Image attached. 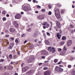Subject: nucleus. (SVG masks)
Instances as JSON below:
<instances>
[{
	"label": "nucleus",
	"mask_w": 75,
	"mask_h": 75,
	"mask_svg": "<svg viewBox=\"0 0 75 75\" xmlns=\"http://www.w3.org/2000/svg\"><path fill=\"white\" fill-rule=\"evenodd\" d=\"M51 14H52V12H51V11H49V13H48V15H50Z\"/></svg>",
	"instance_id": "nucleus-32"
},
{
	"label": "nucleus",
	"mask_w": 75,
	"mask_h": 75,
	"mask_svg": "<svg viewBox=\"0 0 75 75\" xmlns=\"http://www.w3.org/2000/svg\"><path fill=\"white\" fill-rule=\"evenodd\" d=\"M62 61H60V62H58L57 63V64H58V65L59 64H61V63H62Z\"/></svg>",
	"instance_id": "nucleus-49"
},
{
	"label": "nucleus",
	"mask_w": 75,
	"mask_h": 75,
	"mask_svg": "<svg viewBox=\"0 0 75 75\" xmlns=\"http://www.w3.org/2000/svg\"><path fill=\"white\" fill-rule=\"evenodd\" d=\"M9 56L10 59H12V54H10Z\"/></svg>",
	"instance_id": "nucleus-28"
},
{
	"label": "nucleus",
	"mask_w": 75,
	"mask_h": 75,
	"mask_svg": "<svg viewBox=\"0 0 75 75\" xmlns=\"http://www.w3.org/2000/svg\"><path fill=\"white\" fill-rule=\"evenodd\" d=\"M70 27L71 28H74V25H73L70 24Z\"/></svg>",
	"instance_id": "nucleus-22"
},
{
	"label": "nucleus",
	"mask_w": 75,
	"mask_h": 75,
	"mask_svg": "<svg viewBox=\"0 0 75 75\" xmlns=\"http://www.w3.org/2000/svg\"><path fill=\"white\" fill-rule=\"evenodd\" d=\"M57 61H58V60L57 59H55L54 60V62H55V63H56V62H57Z\"/></svg>",
	"instance_id": "nucleus-30"
},
{
	"label": "nucleus",
	"mask_w": 75,
	"mask_h": 75,
	"mask_svg": "<svg viewBox=\"0 0 75 75\" xmlns=\"http://www.w3.org/2000/svg\"><path fill=\"white\" fill-rule=\"evenodd\" d=\"M38 18L40 20H42L44 18V16L42 15H40L38 16Z\"/></svg>",
	"instance_id": "nucleus-14"
},
{
	"label": "nucleus",
	"mask_w": 75,
	"mask_h": 75,
	"mask_svg": "<svg viewBox=\"0 0 75 75\" xmlns=\"http://www.w3.org/2000/svg\"><path fill=\"white\" fill-rule=\"evenodd\" d=\"M55 15L56 16L57 18L59 19L61 18V15H60V12L59 9H57L55 11Z\"/></svg>",
	"instance_id": "nucleus-1"
},
{
	"label": "nucleus",
	"mask_w": 75,
	"mask_h": 75,
	"mask_svg": "<svg viewBox=\"0 0 75 75\" xmlns=\"http://www.w3.org/2000/svg\"><path fill=\"white\" fill-rule=\"evenodd\" d=\"M10 32L11 33H14V32H15V29L13 28H11L10 29Z\"/></svg>",
	"instance_id": "nucleus-16"
},
{
	"label": "nucleus",
	"mask_w": 75,
	"mask_h": 75,
	"mask_svg": "<svg viewBox=\"0 0 75 75\" xmlns=\"http://www.w3.org/2000/svg\"><path fill=\"white\" fill-rule=\"evenodd\" d=\"M43 69L44 70H47V69H48V67H45Z\"/></svg>",
	"instance_id": "nucleus-33"
},
{
	"label": "nucleus",
	"mask_w": 75,
	"mask_h": 75,
	"mask_svg": "<svg viewBox=\"0 0 75 75\" xmlns=\"http://www.w3.org/2000/svg\"><path fill=\"white\" fill-rule=\"evenodd\" d=\"M64 43H65V42H60V45H64Z\"/></svg>",
	"instance_id": "nucleus-23"
},
{
	"label": "nucleus",
	"mask_w": 75,
	"mask_h": 75,
	"mask_svg": "<svg viewBox=\"0 0 75 75\" xmlns=\"http://www.w3.org/2000/svg\"><path fill=\"white\" fill-rule=\"evenodd\" d=\"M13 24L15 27H16V28H18V24L17 23L16 21H14Z\"/></svg>",
	"instance_id": "nucleus-12"
},
{
	"label": "nucleus",
	"mask_w": 75,
	"mask_h": 75,
	"mask_svg": "<svg viewBox=\"0 0 75 75\" xmlns=\"http://www.w3.org/2000/svg\"><path fill=\"white\" fill-rule=\"evenodd\" d=\"M42 59H44V58H45V56H42Z\"/></svg>",
	"instance_id": "nucleus-62"
},
{
	"label": "nucleus",
	"mask_w": 75,
	"mask_h": 75,
	"mask_svg": "<svg viewBox=\"0 0 75 75\" xmlns=\"http://www.w3.org/2000/svg\"><path fill=\"white\" fill-rule=\"evenodd\" d=\"M6 14V11H3L2 12V14L4 15V14Z\"/></svg>",
	"instance_id": "nucleus-43"
},
{
	"label": "nucleus",
	"mask_w": 75,
	"mask_h": 75,
	"mask_svg": "<svg viewBox=\"0 0 75 75\" xmlns=\"http://www.w3.org/2000/svg\"><path fill=\"white\" fill-rule=\"evenodd\" d=\"M27 42V40H25V41L24 42V44H25V43H26V42Z\"/></svg>",
	"instance_id": "nucleus-60"
},
{
	"label": "nucleus",
	"mask_w": 75,
	"mask_h": 75,
	"mask_svg": "<svg viewBox=\"0 0 75 75\" xmlns=\"http://www.w3.org/2000/svg\"><path fill=\"white\" fill-rule=\"evenodd\" d=\"M51 74V71L48 70L45 72L44 73V75H50Z\"/></svg>",
	"instance_id": "nucleus-10"
},
{
	"label": "nucleus",
	"mask_w": 75,
	"mask_h": 75,
	"mask_svg": "<svg viewBox=\"0 0 75 75\" xmlns=\"http://www.w3.org/2000/svg\"><path fill=\"white\" fill-rule=\"evenodd\" d=\"M56 24L57 27L59 28H61V23H60V22H59V21H56Z\"/></svg>",
	"instance_id": "nucleus-4"
},
{
	"label": "nucleus",
	"mask_w": 75,
	"mask_h": 75,
	"mask_svg": "<svg viewBox=\"0 0 75 75\" xmlns=\"http://www.w3.org/2000/svg\"><path fill=\"white\" fill-rule=\"evenodd\" d=\"M72 67V66L71 65H69L68 66V67L69 68H71Z\"/></svg>",
	"instance_id": "nucleus-34"
},
{
	"label": "nucleus",
	"mask_w": 75,
	"mask_h": 75,
	"mask_svg": "<svg viewBox=\"0 0 75 75\" xmlns=\"http://www.w3.org/2000/svg\"><path fill=\"white\" fill-rule=\"evenodd\" d=\"M66 52V51H63L62 52H61V54L62 55H64Z\"/></svg>",
	"instance_id": "nucleus-20"
},
{
	"label": "nucleus",
	"mask_w": 75,
	"mask_h": 75,
	"mask_svg": "<svg viewBox=\"0 0 75 75\" xmlns=\"http://www.w3.org/2000/svg\"><path fill=\"white\" fill-rule=\"evenodd\" d=\"M67 39V38L65 36H62V40H66Z\"/></svg>",
	"instance_id": "nucleus-19"
},
{
	"label": "nucleus",
	"mask_w": 75,
	"mask_h": 75,
	"mask_svg": "<svg viewBox=\"0 0 75 75\" xmlns=\"http://www.w3.org/2000/svg\"><path fill=\"white\" fill-rule=\"evenodd\" d=\"M41 54L42 55H45L47 56L48 55V53L47 51L43 50L42 51Z\"/></svg>",
	"instance_id": "nucleus-6"
},
{
	"label": "nucleus",
	"mask_w": 75,
	"mask_h": 75,
	"mask_svg": "<svg viewBox=\"0 0 75 75\" xmlns=\"http://www.w3.org/2000/svg\"><path fill=\"white\" fill-rule=\"evenodd\" d=\"M46 33H47V35H48V36H50V35H51V34L47 32Z\"/></svg>",
	"instance_id": "nucleus-31"
},
{
	"label": "nucleus",
	"mask_w": 75,
	"mask_h": 75,
	"mask_svg": "<svg viewBox=\"0 0 75 75\" xmlns=\"http://www.w3.org/2000/svg\"><path fill=\"white\" fill-rule=\"evenodd\" d=\"M64 13V10H62L61 11V14H63Z\"/></svg>",
	"instance_id": "nucleus-38"
},
{
	"label": "nucleus",
	"mask_w": 75,
	"mask_h": 75,
	"mask_svg": "<svg viewBox=\"0 0 75 75\" xmlns=\"http://www.w3.org/2000/svg\"><path fill=\"white\" fill-rule=\"evenodd\" d=\"M2 19L4 21V20H6V19L5 18H3Z\"/></svg>",
	"instance_id": "nucleus-55"
},
{
	"label": "nucleus",
	"mask_w": 75,
	"mask_h": 75,
	"mask_svg": "<svg viewBox=\"0 0 75 75\" xmlns=\"http://www.w3.org/2000/svg\"><path fill=\"white\" fill-rule=\"evenodd\" d=\"M44 62H45V63L49 62V61H45Z\"/></svg>",
	"instance_id": "nucleus-58"
},
{
	"label": "nucleus",
	"mask_w": 75,
	"mask_h": 75,
	"mask_svg": "<svg viewBox=\"0 0 75 75\" xmlns=\"http://www.w3.org/2000/svg\"><path fill=\"white\" fill-rule=\"evenodd\" d=\"M20 51H18L17 52V53H18V54L19 55H20Z\"/></svg>",
	"instance_id": "nucleus-56"
},
{
	"label": "nucleus",
	"mask_w": 75,
	"mask_h": 75,
	"mask_svg": "<svg viewBox=\"0 0 75 75\" xmlns=\"http://www.w3.org/2000/svg\"><path fill=\"white\" fill-rule=\"evenodd\" d=\"M48 7H49V8L50 9L51 8V7H52V6H51V5H48Z\"/></svg>",
	"instance_id": "nucleus-50"
},
{
	"label": "nucleus",
	"mask_w": 75,
	"mask_h": 75,
	"mask_svg": "<svg viewBox=\"0 0 75 75\" xmlns=\"http://www.w3.org/2000/svg\"><path fill=\"white\" fill-rule=\"evenodd\" d=\"M71 33H74V30H71Z\"/></svg>",
	"instance_id": "nucleus-53"
},
{
	"label": "nucleus",
	"mask_w": 75,
	"mask_h": 75,
	"mask_svg": "<svg viewBox=\"0 0 75 75\" xmlns=\"http://www.w3.org/2000/svg\"><path fill=\"white\" fill-rule=\"evenodd\" d=\"M72 75H75V70H73L71 72Z\"/></svg>",
	"instance_id": "nucleus-18"
},
{
	"label": "nucleus",
	"mask_w": 75,
	"mask_h": 75,
	"mask_svg": "<svg viewBox=\"0 0 75 75\" xmlns=\"http://www.w3.org/2000/svg\"><path fill=\"white\" fill-rule=\"evenodd\" d=\"M43 37L45 38H46L47 37V36L45 33H43Z\"/></svg>",
	"instance_id": "nucleus-26"
},
{
	"label": "nucleus",
	"mask_w": 75,
	"mask_h": 75,
	"mask_svg": "<svg viewBox=\"0 0 75 75\" xmlns=\"http://www.w3.org/2000/svg\"><path fill=\"white\" fill-rule=\"evenodd\" d=\"M34 73V70H31L26 73V74L28 75H31V74Z\"/></svg>",
	"instance_id": "nucleus-11"
},
{
	"label": "nucleus",
	"mask_w": 75,
	"mask_h": 75,
	"mask_svg": "<svg viewBox=\"0 0 75 75\" xmlns=\"http://www.w3.org/2000/svg\"><path fill=\"white\" fill-rule=\"evenodd\" d=\"M42 63H39L38 65L40 66V65H42Z\"/></svg>",
	"instance_id": "nucleus-54"
},
{
	"label": "nucleus",
	"mask_w": 75,
	"mask_h": 75,
	"mask_svg": "<svg viewBox=\"0 0 75 75\" xmlns=\"http://www.w3.org/2000/svg\"><path fill=\"white\" fill-rule=\"evenodd\" d=\"M29 48H33V45H31L29 46Z\"/></svg>",
	"instance_id": "nucleus-42"
},
{
	"label": "nucleus",
	"mask_w": 75,
	"mask_h": 75,
	"mask_svg": "<svg viewBox=\"0 0 75 75\" xmlns=\"http://www.w3.org/2000/svg\"><path fill=\"white\" fill-rule=\"evenodd\" d=\"M11 39L12 40H14V38L13 37H11Z\"/></svg>",
	"instance_id": "nucleus-51"
},
{
	"label": "nucleus",
	"mask_w": 75,
	"mask_h": 75,
	"mask_svg": "<svg viewBox=\"0 0 75 75\" xmlns=\"http://www.w3.org/2000/svg\"><path fill=\"white\" fill-rule=\"evenodd\" d=\"M12 47L11 46H9V47L8 48V50H10V49H11V48H12Z\"/></svg>",
	"instance_id": "nucleus-35"
},
{
	"label": "nucleus",
	"mask_w": 75,
	"mask_h": 75,
	"mask_svg": "<svg viewBox=\"0 0 75 75\" xmlns=\"http://www.w3.org/2000/svg\"><path fill=\"white\" fill-rule=\"evenodd\" d=\"M29 69V68L28 67H26L24 68V72H25L26 71H27Z\"/></svg>",
	"instance_id": "nucleus-17"
},
{
	"label": "nucleus",
	"mask_w": 75,
	"mask_h": 75,
	"mask_svg": "<svg viewBox=\"0 0 75 75\" xmlns=\"http://www.w3.org/2000/svg\"><path fill=\"white\" fill-rule=\"evenodd\" d=\"M61 51H62V49H61V48L59 49L58 50V51H59V52H61Z\"/></svg>",
	"instance_id": "nucleus-44"
},
{
	"label": "nucleus",
	"mask_w": 75,
	"mask_h": 75,
	"mask_svg": "<svg viewBox=\"0 0 75 75\" xmlns=\"http://www.w3.org/2000/svg\"><path fill=\"white\" fill-rule=\"evenodd\" d=\"M23 9L25 11H28L30 10V8L27 6H25L23 8Z\"/></svg>",
	"instance_id": "nucleus-8"
},
{
	"label": "nucleus",
	"mask_w": 75,
	"mask_h": 75,
	"mask_svg": "<svg viewBox=\"0 0 75 75\" xmlns=\"http://www.w3.org/2000/svg\"><path fill=\"white\" fill-rule=\"evenodd\" d=\"M59 66L60 67H64V66H63V65H59Z\"/></svg>",
	"instance_id": "nucleus-52"
},
{
	"label": "nucleus",
	"mask_w": 75,
	"mask_h": 75,
	"mask_svg": "<svg viewBox=\"0 0 75 75\" xmlns=\"http://www.w3.org/2000/svg\"><path fill=\"white\" fill-rule=\"evenodd\" d=\"M37 7L38 8H41V6L39 5H38Z\"/></svg>",
	"instance_id": "nucleus-46"
},
{
	"label": "nucleus",
	"mask_w": 75,
	"mask_h": 75,
	"mask_svg": "<svg viewBox=\"0 0 75 75\" xmlns=\"http://www.w3.org/2000/svg\"><path fill=\"white\" fill-rule=\"evenodd\" d=\"M7 60L9 62V61H10L11 59H10L8 57H7Z\"/></svg>",
	"instance_id": "nucleus-25"
},
{
	"label": "nucleus",
	"mask_w": 75,
	"mask_h": 75,
	"mask_svg": "<svg viewBox=\"0 0 75 75\" xmlns=\"http://www.w3.org/2000/svg\"><path fill=\"white\" fill-rule=\"evenodd\" d=\"M55 69L57 72H59V73H61L64 71V69L62 68L59 67L58 66H56Z\"/></svg>",
	"instance_id": "nucleus-2"
},
{
	"label": "nucleus",
	"mask_w": 75,
	"mask_h": 75,
	"mask_svg": "<svg viewBox=\"0 0 75 75\" xmlns=\"http://www.w3.org/2000/svg\"><path fill=\"white\" fill-rule=\"evenodd\" d=\"M10 45L12 47H13V46H14V44L13 43H11L10 44Z\"/></svg>",
	"instance_id": "nucleus-27"
},
{
	"label": "nucleus",
	"mask_w": 75,
	"mask_h": 75,
	"mask_svg": "<svg viewBox=\"0 0 75 75\" xmlns=\"http://www.w3.org/2000/svg\"><path fill=\"white\" fill-rule=\"evenodd\" d=\"M57 36L58 39L60 40L61 37V34H60V33H57Z\"/></svg>",
	"instance_id": "nucleus-13"
},
{
	"label": "nucleus",
	"mask_w": 75,
	"mask_h": 75,
	"mask_svg": "<svg viewBox=\"0 0 75 75\" xmlns=\"http://www.w3.org/2000/svg\"><path fill=\"white\" fill-rule=\"evenodd\" d=\"M35 42H37V41H38V40H37V39H35Z\"/></svg>",
	"instance_id": "nucleus-61"
},
{
	"label": "nucleus",
	"mask_w": 75,
	"mask_h": 75,
	"mask_svg": "<svg viewBox=\"0 0 75 75\" xmlns=\"http://www.w3.org/2000/svg\"><path fill=\"white\" fill-rule=\"evenodd\" d=\"M21 13L22 15L24 14V12H21Z\"/></svg>",
	"instance_id": "nucleus-64"
},
{
	"label": "nucleus",
	"mask_w": 75,
	"mask_h": 75,
	"mask_svg": "<svg viewBox=\"0 0 75 75\" xmlns=\"http://www.w3.org/2000/svg\"><path fill=\"white\" fill-rule=\"evenodd\" d=\"M33 60L34 58H32L31 57H30L27 59V61L28 63H31V62H33Z\"/></svg>",
	"instance_id": "nucleus-9"
},
{
	"label": "nucleus",
	"mask_w": 75,
	"mask_h": 75,
	"mask_svg": "<svg viewBox=\"0 0 75 75\" xmlns=\"http://www.w3.org/2000/svg\"><path fill=\"white\" fill-rule=\"evenodd\" d=\"M72 44V40H69L67 42V45L68 47H69V46H71V45Z\"/></svg>",
	"instance_id": "nucleus-7"
},
{
	"label": "nucleus",
	"mask_w": 75,
	"mask_h": 75,
	"mask_svg": "<svg viewBox=\"0 0 75 75\" xmlns=\"http://www.w3.org/2000/svg\"><path fill=\"white\" fill-rule=\"evenodd\" d=\"M63 51H66L67 50V49H66V47H64V48H63Z\"/></svg>",
	"instance_id": "nucleus-47"
},
{
	"label": "nucleus",
	"mask_w": 75,
	"mask_h": 75,
	"mask_svg": "<svg viewBox=\"0 0 75 75\" xmlns=\"http://www.w3.org/2000/svg\"><path fill=\"white\" fill-rule=\"evenodd\" d=\"M15 42H16V43H17V44H18V40H17V39H15Z\"/></svg>",
	"instance_id": "nucleus-29"
},
{
	"label": "nucleus",
	"mask_w": 75,
	"mask_h": 75,
	"mask_svg": "<svg viewBox=\"0 0 75 75\" xmlns=\"http://www.w3.org/2000/svg\"><path fill=\"white\" fill-rule=\"evenodd\" d=\"M59 31L60 33H60V34H61V33H62V30H59Z\"/></svg>",
	"instance_id": "nucleus-45"
},
{
	"label": "nucleus",
	"mask_w": 75,
	"mask_h": 75,
	"mask_svg": "<svg viewBox=\"0 0 75 75\" xmlns=\"http://www.w3.org/2000/svg\"><path fill=\"white\" fill-rule=\"evenodd\" d=\"M45 42L46 45H50V42L48 40H45Z\"/></svg>",
	"instance_id": "nucleus-15"
},
{
	"label": "nucleus",
	"mask_w": 75,
	"mask_h": 75,
	"mask_svg": "<svg viewBox=\"0 0 75 75\" xmlns=\"http://www.w3.org/2000/svg\"><path fill=\"white\" fill-rule=\"evenodd\" d=\"M42 12H45V9H42L41 10Z\"/></svg>",
	"instance_id": "nucleus-37"
},
{
	"label": "nucleus",
	"mask_w": 75,
	"mask_h": 75,
	"mask_svg": "<svg viewBox=\"0 0 75 75\" xmlns=\"http://www.w3.org/2000/svg\"><path fill=\"white\" fill-rule=\"evenodd\" d=\"M15 63H16V62H13V61H12L11 62V65H12V64H14Z\"/></svg>",
	"instance_id": "nucleus-40"
},
{
	"label": "nucleus",
	"mask_w": 75,
	"mask_h": 75,
	"mask_svg": "<svg viewBox=\"0 0 75 75\" xmlns=\"http://www.w3.org/2000/svg\"><path fill=\"white\" fill-rule=\"evenodd\" d=\"M6 16L7 17H8L10 16V15L9 14H7L6 15Z\"/></svg>",
	"instance_id": "nucleus-57"
},
{
	"label": "nucleus",
	"mask_w": 75,
	"mask_h": 75,
	"mask_svg": "<svg viewBox=\"0 0 75 75\" xmlns=\"http://www.w3.org/2000/svg\"><path fill=\"white\" fill-rule=\"evenodd\" d=\"M14 58H17V55H15L14 56Z\"/></svg>",
	"instance_id": "nucleus-59"
},
{
	"label": "nucleus",
	"mask_w": 75,
	"mask_h": 75,
	"mask_svg": "<svg viewBox=\"0 0 75 75\" xmlns=\"http://www.w3.org/2000/svg\"><path fill=\"white\" fill-rule=\"evenodd\" d=\"M46 25L47 28H48L49 27V24L47 23V25Z\"/></svg>",
	"instance_id": "nucleus-41"
},
{
	"label": "nucleus",
	"mask_w": 75,
	"mask_h": 75,
	"mask_svg": "<svg viewBox=\"0 0 75 75\" xmlns=\"http://www.w3.org/2000/svg\"><path fill=\"white\" fill-rule=\"evenodd\" d=\"M35 13H36L37 14V13H38V11H35Z\"/></svg>",
	"instance_id": "nucleus-63"
},
{
	"label": "nucleus",
	"mask_w": 75,
	"mask_h": 75,
	"mask_svg": "<svg viewBox=\"0 0 75 75\" xmlns=\"http://www.w3.org/2000/svg\"><path fill=\"white\" fill-rule=\"evenodd\" d=\"M38 34V33H37V32H35L34 33V36L35 37H37V35Z\"/></svg>",
	"instance_id": "nucleus-21"
},
{
	"label": "nucleus",
	"mask_w": 75,
	"mask_h": 75,
	"mask_svg": "<svg viewBox=\"0 0 75 75\" xmlns=\"http://www.w3.org/2000/svg\"><path fill=\"white\" fill-rule=\"evenodd\" d=\"M48 50L50 51V52H51L52 53H54V52H55V49L54 47H50L48 48Z\"/></svg>",
	"instance_id": "nucleus-3"
},
{
	"label": "nucleus",
	"mask_w": 75,
	"mask_h": 75,
	"mask_svg": "<svg viewBox=\"0 0 75 75\" xmlns=\"http://www.w3.org/2000/svg\"><path fill=\"white\" fill-rule=\"evenodd\" d=\"M31 28H29L27 30V31H31Z\"/></svg>",
	"instance_id": "nucleus-39"
},
{
	"label": "nucleus",
	"mask_w": 75,
	"mask_h": 75,
	"mask_svg": "<svg viewBox=\"0 0 75 75\" xmlns=\"http://www.w3.org/2000/svg\"><path fill=\"white\" fill-rule=\"evenodd\" d=\"M54 28H55L56 31H58V28H57V27L56 26H54Z\"/></svg>",
	"instance_id": "nucleus-36"
},
{
	"label": "nucleus",
	"mask_w": 75,
	"mask_h": 75,
	"mask_svg": "<svg viewBox=\"0 0 75 75\" xmlns=\"http://www.w3.org/2000/svg\"><path fill=\"white\" fill-rule=\"evenodd\" d=\"M21 15L19 13L16 14L15 16V18L16 19H20L21 17Z\"/></svg>",
	"instance_id": "nucleus-5"
},
{
	"label": "nucleus",
	"mask_w": 75,
	"mask_h": 75,
	"mask_svg": "<svg viewBox=\"0 0 75 75\" xmlns=\"http://www.w3.org/2000/svg\"><path fill=\"white\" fill-rule=\"evenodd\" d=\"M47 23H48L47 22H45L44 23L42 24V25H47Z\"/></svg>",
	"instance_id": "nucleus-24"
},
{
	"label": "nucleus",
	"mask_w": 75,
	"mask_h": 75,
	"mask_svg": "<svg viewBox=\"0 0 75 75\" xmlns=\"http://www.w3.org/2000/svg\"><path fill=\"white\" fill-rule=\"evenodd\" d=\"M4 61V60L3 59H2L1 60H0V62H3Z\"/></svg>",
	"instance_id": "nucleus-48"
}]
</instances>
